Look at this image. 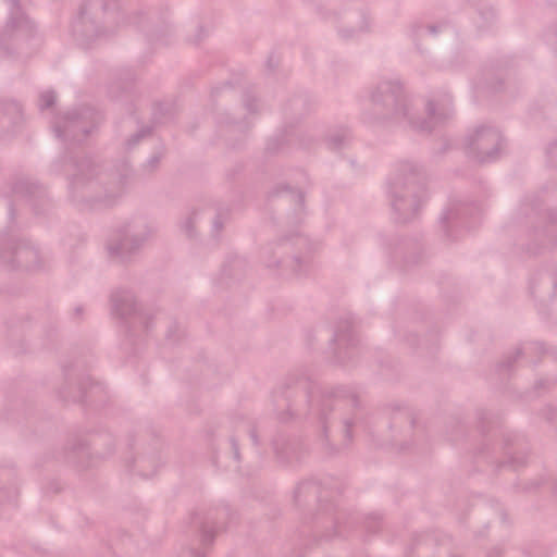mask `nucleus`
Listing matches in <instances>:
<instances>
[{"label": "nucleus", "instance_id": "obj_13", "mask_svg": "<svg viewBox=\"0 0 557 557\" xmlns=\"http://www.w3.org/2000/svg\"><path fill=\"white\" fill-rule=\"evenodd\" d=\"M55 94L53 91H44L40 95L39 107L41 110L52 107L55 102Z\"/></svg>", "mask_w": 557, "mask_h": 557}, {"label": "nucleus", "instance_id": "obj_10", "mask_svg": "<svg viewBox=\"0 0 557 557\" xmlns=\"http://www.w3.org/2000/svg\"><path fill=\"white\" fill-rule=\"evenodd\" d=\"M99 174L98 165L91 160H83L76 165L72 174L71 184L75 187L85 185L91 182Z\"/></svg>", "mask_w": 557, "mask_h": 557}, {"label": "nucleus", "instance_id": "obj_14", "mask_svg": "<svg viewBox=\"0 0 557 557\" xmlns=\"http://www.w3.org/2000/svg\"><path fill=\"white\" fill-rule=\"evenodd\" d=\"M150 132H151V128L149 126H145V127L140 128L138 132H136L134 135H132L129 137V139L127 140V145L128 146L136 145L140 139L148 136L150 134Z\"/></svg>", "mask_w": 557, "mask_h": 557}, {"label": "nucleus", "instance_id": "obj_3", "mask_svg": "<svg viewBox=\"0 0 557 557\" xmlns=\"http://www.w3.org/2000/svg\"><path fill=\"white\" fill-rule=\"evenodd\" d=\"M218 112L230 124H246L259 113V100L250 92L236 95L232 88H215L212 91Z\"/></svg>", "mask_w": 557, "mask_h": 557}, {"label": "nucleus", "instance_id": "obj_4", "mask_svg": "<svg viewBox=\"0 0 557 557\" xmlns=\"http://www.w3.org/2000/svg\"><path fill=\"white\" fill-rule=\"evenodd\" d=\"M424 175L422 170L413 162L404 161L400 162L391 180V187L393 193L397 194L399 189L406 188L405 206L408 207H421L424 206L425 195H418L416 188L423 184Z\"/></svg>", "mask_w": 557, "mask_h": 557}, {"label": "nucleus", "instance_id": "obj_6", "mask_svg": "<svg viewBox=\"0 0 557 557\" xmlns=\"http://www.w3.org/2000/svg\"><path fill=\"white\" fill-rule=\"evenodd\" d=\"M94 112L88 107H79L67 111L55 124V134L64 139L83 140L95 127Z\"/></svg>", "mask_w": 557, "mask_h": 557}, {"label": "nucleus", "instance_id": "obj_9", "mask_svg": "<svg viewBox=\"0 0 557 557\" xmlns=\"http://www.w3.org/2000/svg\"><path fill=\"white\" fill-rule=\"evenodd\" d=\"M269 198L283 206L302 207L305 193L286 184H278L269 191Z\"/></svg>", "mask_w": 557, "mask_h": 557}, {"label": "nucleus", "instance_id": "obj_1", "mask_svg": "<svg viewBox=\"0 0 557 557\" xmlns=\"http://www.w3.org/2000/svg\"><path fill=\"white\" fill-rule=\"evenodd\" d=\"M120 15L114 0H86L73 24V37L82 47H91L117 30Z\"/></svg>", "mask_w": 557, "mask_h": 557}, {"label": "nucleus", "instance_id": "obj_2", "mask_svg": "<svg viewBox=\"0 0 557 557\" xmlns=\"http://www.w3.org/2000/svg\"><path fill=\"white\" fill-rule=\"evenodd\" d=\"M373 119L379 122L411 116L413 101L399 81H384L369 91Z\"/></svg>", "mask_w": 557, "mask_h": 557}, {"label": "nucleus", "instance_id": "obj_15", "mask_svg": "<svg viewBox=\"0 0 557 557\" xmlns=\"http://www.w3.org/2000/svg\"><path fill=\"white\" fill-rule=\"evenodd\" d=\"M347 139V136L345 134H334L330 137L329 141H330V145L333 147V148H341L345 141Z\"/></svg>", "mask_w": 557, "mask_h": 557}, {"label": "nucleus", "instance_id": "obj_16", "mask_svg": "<svg viewBox=\"0 0 557 557\" xmlns=\"http://www.w3.org/2000/svg\"><path fill=\"white\" fill-rule=\"evenodd\" d=\"M297 137L304 145H310L312 143V138L307 136L305 133L297 134Z\"/></svg>", "mask_w": 557, "mask_h": 557}, {"label": "nucleus", "instance_id": "obj_7", "mask_svg": "<svg viewBox=\"0 0 557 557\" xmlns=\"http://www.w3.org/2000/svg\"><path fill=\"white\" fill-rule=\"evenodd\" d=\"M424 116H419L414 108L407 122L416 129L431 132L444 125L453 116L451 102L444 98H430L425 102Z\"/></svg>", "mask_w": 557, "mask_h": 557}, {"label": "nucleus", "instance_id": "obj_5", "mask_svg": "<svg viewBox=\"0 0 557 557\" xmlns=\"http://www.w3.org/2000/svg\"><path fill=\"white\" fill-rule=\"evenodd\" d=\"M502 135L492 126H480L467 137V148L471 158L487 162L498 157L502 149Z\"/></svg>", "mask_w": 557, "mask_h": 557}, {"label": "nucleus", "instance_id": "obj_12", "mask_svg": "<svg viewBox=\"0 0 557 557\" xmlns=\"http://www.w3.org/2000/svg\"><path fill=\"white\" fill-rule=\"evenodd\" d=\"M163 156H164V150L161 147L156 152H153L152 156L147 160V162L144 165L145 169L148 172L154 171L159 166L160 161L163 158Z\"/></svg>", "mask_w": 557, "mask_h": 557}, {"label": "nucleus", "instance_id": "obj_17", "mask_svg": "<svg viewBox=\"0 0 557 557\" xmlns=\"http://www.w3.org/2000/svg\"><path fill=\"white\" fill-rule=\"evenodd\" d=\"M426 30H428L430 34H434V33H436V27H435V26L430 25V26H428V27H426Z\"/></svg>", "mask_w": 557, "mask_h": 557}, {"label": "nucleus", "instance_id": "obj_11", "mask_svg": "<svg viewBox=\"0 0 557 557\" xmlns=\"http://www.w3.org/2000/svg\"><path fill=\"white\" fill-rule=\"evenodd\" d=\"M117 193H106L101 195H88L85 201L86 206L91 207H110L113 206V200Z\"/></svg>", "mask_w": 557, "mask_h": 557}, {"label": "nucleus", "instance_id": "obj_8", "mask_svg": "<svg viewBox=\"0 0 557 557\" xmlns=\"http://www.w3.org/2000/svg\"><path fill=\"white\" fill-rule=\"evenodd\" d=\"M28 28V21L24 16L18 0H0V32L11 35L15 30Z\"/></svg>", "mask_w": 557, "mask_h": 557}]
</instances>
